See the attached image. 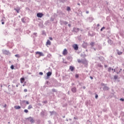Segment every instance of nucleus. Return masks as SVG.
<instances>
[{
    "label": "nucleus",
    "instance_id": "nucleus-1",
    "mask_svg": "<svg viewBox=\"0 0 124 124\" xmlns=\"http://www.w3.org/2000/svg\"><path fill=\"white\" fill-rule=\"evenodd\" d=\"M38 55H39V56H36V58H39L40 57H44V54H43V53L40 51L36 52V56H37Z\"/></svg>",
    "mask_w": 124,
    "mask_h": 124
},
{
    "label": "nucleus",
    "instance_id": "nucleus-2",
    "mask_svg": "<svg viewBox=\"0 0 124 124\" xmlns=\"http://www.w3.org/2000/svg\"><path fill=\"white\" fill-rule=\"evenodd\" d=\"M2 52L4 55H7L9 56H10V55H11L10 52H9V51H8V50H3Z\"/></svg>",
    "mask_w": 124,
    "mask_h": 124
},
{
    "label": "nucleus",
    "instance_id": "nucleus-3",
    "mask_svg": "<svg viewBox=\"0 0 124 124\" xmlns=\"http://www.w3.org/2000/svg\"><path fill=\"white\" fill-rule=\"evenodd\" d=\"M82 63L83 64H85V65H88V64L89 63V62L87 61L86 59H84L82 60Z\"/></svg>",
    "mask_w": 124,
    "mask_h": 124
},
{
    "label": "nucleus",
    "instance_id": "nucleus-4",
    "mask_svg": "<svg viewBox=\"0 0 124 124\" xmlns=\"http://www.w3.org/2000/svg\"><path fill=\"white\" fill-rule=\"evenodd\" d=\"M27 120H29L31 124H33V123H34V120H33V118L31 117H28L27 118Z\"/></svg>",
    "mask_w": 124,
    "mask_h": 124
},
{
    "label": "nucleus",
    "instance_id": "nucleus-5",
    "mask_svg": "<svg viewBox=\"0 0 124 124\" xmlns=\"http://www.w3.org/2000/svg\"><path fill=\"white\" fill-rule=\"evenodd\" d=\"M43 16V14L42 13H39L37 14V17L38 18H41Z\"/></svg>",
    "mask_w": 124,
    "mask_h": 124
},
{
    "label": "nucleus",
    "instance_id": "nucleus-6",
    "mask_svg": "<svg viewBox=\"0 0 124 124\" xmlns=\"http://www.w3.org/2000/svg\"><path fill=\"white\" fill-rule=\"evenodd\" d=\"M79 31H80V29L79 28H74L73 31H74V32H78Z\"/></svg>",
    "mask_w": 124,
    "mask_h": 124
},
{
    "label": "nucleus",
    "instance_id": "nucleus-7",
    "mask_svg": "<svg viewBox=\"0 0 124 124\" xmlns=\"http://www.w3.org/2000/svg\"><path fill=\"white\" fill-rule=\"evenodd\" d=\"M73 48H74V50L76 51H77L78 50V45L75 44L73 46Z\"/></svg>",
    "mask_w": 124,
    "mask_h": 124
},
{
    "label": "nucleus",
    "instance_id": "nucleus-8",
    "mask_svg": "<svg viewBox=\"0 0 124 124\" xmlns=\"http://www.w3.org/2000/svg\"><path fill=\"white\" fill-rule=\"evenodd\" d=\"M71 91H72V93H76V92H77V89H76V87H73L71 89Z\"/></svg>",
    "mask_w": 124,
    "mask_h": 124
},
{
    "label": "nucleus",
    "instance_id": "nucleus-9",
    "mask_svg": "<svg viewBox=\"0 0 124 124\" xmlns=\"http://www.w3.org/2000/svg\"><path fill=\"white\" fill-rule=\"evenodd\" d=\"M21 21L24 23H27V18L26 17L21 18Z\"/></svg>",
    "mask_w": 124,
    "mask_h": 124
},
{
    "label": "nucleus",
    "instance_id": "nucleus-10",
    "mask_svg": "<svg viewBox=\"0 0 124 124\" xmlns=\"http://www.w3.org/2000/svg\"><path fill=\"white\" fill-rule=\"evenodd\" d=\"M62 54H63V56H65V55H67V50H66V48H65L63 50Z\"/></svg>",
    "mask_w": 124,
    "mask_h": 124
},
{
    "label": "nucleus",
    "instance_id": "nucleus-11",
    "mask_svg": "<svg viewBox=\"0 0 124 124\" xmlns=\"http://www.w3.org/2000/svg\"><path fill=\"white\" fill-rule=\"evenodd\" d=\"M61 25H67L68 24V22H67V21H61Z\"/></svg>",
    "mask_w": 124,
    "mask_h": 124
},
{
    "label": "nucleus",
    "instance_id": "nucleus-12",
    "mask_svg": "<svg viewBox=\"0 0 124 124\" xmlns=\"http://www.w3.org/2000/svg\"><path fill=\"white\" fill-rule=\"evenodd\" d=\"M24 82H25V78H20V83H21V84H23V83H24Z\"/></svg>",
    "mask_w": 124,
    "mask_h": 124
},
{
    "label": "nucleus",
    "instance_id": "nucleus-13",
    "mask_svg": "<svg viewBox=\"0 0 124 124\" xmlns=\"http://www.w3.org/2000/svg\"><path fill=\"white\" fill-rule=\"evenodd\" d=\"M15 109L18 110V109H21V107L20 106H15L14 107Z\"/></svg>",
    "mask_w": 124,
    "mask_h": 124
},
{
    "label": "nucleus",
    "instance_id": "nucleus-14",
    "mask_svg": "<svg viewBox=\"0 0 124 124\" xmlns=\"http://www.w3.org/2000/svg\"><path fill=\"white\" fill-rule=\"evenodd\" d=\"M16 11L17 13H19V12L20 11V7H17L16 9H14Z\"/></svg>",
    "mask_w": 124,
    "mask_h": 124
},
{
    "label": "nucleus",
    "instance_id": "nucleus-15",
    "mask_svg": "<svg viewBox=\"0 0 124 124\" xmlns=\"http://www.w3.org/2000/svg\"><path fill=\"white\" fill-rule=\"evenodd\" d=\"M46 45H51V42L50 41V40H47L46 43Z\"/></svg>",
    "mask_w": 124,
    "mask_h": 124
},
{
    "label": "nucleus",
    "instance_id": "nucleus-16",
    "mask_svg": "<svg viewBox=\"0 0 124 124\" xmlns=\"http://www.w3.org/2000/svg\"><path fill=\"white\" fill-rule=\"evenodd\" d=\"M69 69L71 70V71H73V70H74V67L70 66Z\"/></svg>",
    "mask_w": 124,
    "mask_h": 124
},
{
    "label": "nucleus",
    "instance_id": "nucleus-17",
    "mask_svg": "<svg viewBox=\"0 0 124 124\" xmlns=\"http://www.w3.org/2000/svg\"><path fill=\"white\" fill-rule=\"evenodd\" d=\"M51 75H52V72H48L47 73V77H49L50 76H51Z\"/></svg>",
    "mask_w": 124,
    "mask_h": 124
},
{
    "label": "nucleus",
    "instance_id": "nucleus-18",
    "mask_svg": "<svg viewBox=\"0 0 124 124\" xmlns=\"http://www.w3.org/2000/svg\"><path fill=\"white\" fill-rule=\"evenodd\" d=\"M118 55H122L123 54V52L119 51V50H117Z\"/></svg>",
    "mask_w": 124,
    "mask_h": 124
},
{
    "label": "nucleus",
    "instance_id": "nucleus-19",
    "mask_svg": "<svg viewBox=\"0 0 124 124\" xmlns=\"http://www.w3.org/2000/svg\"><path fill=\"white\" fill-rule=\"evenodd\" d=\"M90 45L91 46H92V47H93V46H94V42H92L90 43Z\"/></svg>",
    "mask_w": 124,
    "mask_h": 124
},
{
    "label": "nucleus",
    "instance_id": "nucleus-20",
    "mask_svg": "<svg viewBox=\"0 0 124 124\" xmlns=\"http://www.w3.org/2000/svg\"><path fill=\"white\" fill-rule=\"evenodd\" d=\"M97 66H98V67H101V68L103 67V66H102L101 63H98V64H97Z\"/></svg>",
    "mask_w": 124,
    "mask_h": 124
},
{
    "label": "nucleus",
    "instance_id": "nucleus-21",
    "mask_svg": "<svg viewBox=\"0 0 124 124\" xmlns=\"http://www.w3.org/2000/svg\"><path fill=\"white\" fill-rule=\"evenodd\" d=\"M32 108V106L31 105H30L28 108V109Z\"/></svg>",
    "mask_w": 124,
    "mask_h": 124
},
{
    "label": "nucleus",
    "instance_id": "nucleus-22",
    "mask_svg": "<svg viewBox=\"0 0 124 124\" xmlns=\"http://www.w3.org/2000/svg\"><path fill=\"white\" fill-rule=\"evenodd\" d=\"M47 58H51L52 57V55L50 53H48L47 55Z\"/></svg>",
    "mask_w": 124,
    "mask_h": 124
},
{
    "label": "nucleus",
    "instance_id": "nucleus-23",
    "mask_svg": "<svg viewBox=\"0 0 124 124\" xmlns=\"http://www.w3.org/2000/svg\"><path fill=\"white\" fill-rule=\"evenodd\" d=\"M15 57H16V58H20L21 56H20V55L19 54H16L15 55Z\"/></svg>",
    "mask_w": 124,
    "mask_h": 124
},
{
    "label": "nucleus",
    "instance_id": "nucleus-24",
    "mask_svg": "<svg viewBox=\"0 0 124 124\" xmlns=\"http://www.w3.org/2000/svg\"><path fill=\"white\" fill-rule=\"evenodd\" d=\"M78 63H82V60L80 59H78Z\"/></svg>",
    "mask_w": 124,
    "mask_h": 124
},
{
    "label": "nucleus",
    "instance_id": "nucleus-25",
    "mask_svg": "<svg viewBox=\"0 0 124 124\" xmlns=\"http://www.w3.org/2000/svg\"><path fill=\"white\" fill-rule=\"evenodd\" d=\"M114 79H115V80H117V79H118V76L117 75L114 76Z\"/></svg>",
    "mask_w": 124,
    "mask_h": 124
},
{
    "label": "nucleus",
    "instance_id": "nucleus-26",
    "mask_svg": "<svg viewBox=\"0 0 124 124\" xmlns=\"http://www.w3.org/2000/svg\"><path fill=\"white\" fill-rule=\"evenodd\" d=\"M52 91L53 92V93H57V90L55 89H52Z\"/></svg>",
    "mask_w": 124,
    "mask_h": 124
},
{
    "label": "nucleus",
    "instance_id": "nucleus-27",
    "mask_svg": "<svg viewBox=\"0 0 124 124\" xmlns=\"http://www.w3.org/2000/svg\"><path fill=\"white\" fill-rule=\"evenodd\" d=\"M10 68H11V69H12V70L14 69V65H12L11 66Z\"/></svg>",
    "mask_w": 124,
    "mask_h": 124
},
{
    "label": "nucleus",
    "instance_id": "nucleus-28",
    "mask_svg": "<svg viewBox=\"0 0 124 124\" xmlns=\"http://www.w3.org/2000/svg\"><path fill=\"white\" fill-rule=\"evenodd\" d=\"M104 29H105V27H103L101 29L100 31H103V30H104Z\"/></svg>",
    "mask_w": 124,
    "mask_h": 124
},
{
    "label": "nucleus",
    "instance_id": "nucleus-29",
    "mask_svg": "<svg viewBox=\"0 0 124 124\" xmlns=\"http://www.w3.org/2000/svg\"><path fill=\"white\" fill-rule=\"evenodd\" d=\"M111 69H112L111 68V67H109V68H108V72H111Z\"/></svg>",
    "mask_w": 124,
    "mask_h": 124
},
{
    "label": "nucleus",
    "instance_id": "nucleus-30",
    "mask_svg": "<svg viewBox=\"0 0 124 124\" xmlns=\"http://www.w3.org/2000/svg\"><path fill=\"white\" fill-rule=\"evenodd\" d=\"M24 112L25 113H29V110H28V109H25Z\"/></svg>",
    "mask_w": 124,
    "mask_h": 124
},
{
    "label": "nucleus",
    "instance_id": "nucleus-31",
    "mask_svg": "<svg viewBox=\"0 0 124 124\" xmlns=\"http://www.w3.org/2000/svg\"><path fill=\"white\" fill-rule=\"evenodd\" d=\"M67 11H70V8L69 7H67Z\"/></svg>",
    "mask_w": 124,
    "mask_h": 124
},
{
    "label": "nucleus",
    "instance_id": "nucleus-32",
    "mask_svg": "<svg viewBox=\"0 0 124 124\" xmlns=\"http://www.w3.org/2000/svg\"><path fill=\"white\" fill-rule=\"evenodd\" d=\"M33 35H35V36H37V33L35 32L33 33Z\"/></svg>",
    "mask_w": 124,
    "mask_h": 124
},
{
    "label": "nucleus",
    "instance_id": "nucleus-33",
    "mask_svg": "<svg viewBox=\"0 0 124 124\" xmlns=\"http://www.w3.org/2000/svg\"><path fill=\"white\" fill-rule=\"evenodd\" d=\"M39 74L40 75H43V73H42V72H40V73H39Z\"/></svg>",
    "mask_w": 124,
    "mask_h": 124
},
{
    "label": "nucleus",
    "instance_id": "nucleus-34",
    "mask_svg": "<svg viewBox=\"0 0 124 124\" xmlns=\"http://www.w3.org/2000/svg\"><path fill=\"white\" fill-rule=\"evenodd\" d=\"M75 77H76V78H78L79 77V75H76Z\"/></svg>",
    "mask_w": 124,
    "mask_h": 124
},
{
    "label": "nucleus",
    "instance_id": "nucleus-35",
    "mask_svg": "<svg viewBox=\"0 0 124 124\" xmlns=\"http://www.w3.org/2000/svg\"><path fill=\"white\" fill-rule=\"evenodd\" d=\"M24 92H25V93H27V92H28V89H24Z\"/></svg>",
    "mask_w": 124,
    "mask_h": 124
},
{
    "label": "nucleus",
    "instance_id": "nucleus-36",
    "mask_svg": "<svg viewBox=\"0 0 124 124\" xmlns=\"http://www.w3.org/2000/svg\"><path fill=\"white\" fill-rule=\"evenodd\" d=\"M49 40H53V38L50 37L49 38Z\"/></svg>",
    "mask_w": 124,
    "mask_h": 124
},
{
    "label": "nucleus",
    "instance_id": "nucleus-37",
    "mask_svg": "<svg viewBox=\"0 0 124 124\" xmlns=\"http://www.w3.org/2000/svg\"><path fill=\"white\" fill-rule=\"evenodd\" d=\"M105 89H106V90H109V88L108 87H105Z\"/></svg>",
    "mask_w": 124,
    "mask_h": 124
},
{
    "label": "nucleus",
    "instance_id": "nucleus-38",
    "mask_svg": "<svg viewBox=\"0 0 124 124\" xmlns=\"http://www.w3.org/2000/svg\"><path fill=\"white\" fill-rule=\"evenodd\" d=\"M120 100H121V101H124V99L121 98V99H120Z\"/></svg>",
    "mask_w": 124,
    "mask_h": 124
},
{
    "label": "nucleus",
    "instance_id": "nucleus-39",
    "mask_svg": "<svg viewBox=\"0 0 124 124\" xmlns=\"http://www.w3.org/2000/svg\"><path fill=\"white\" fill-rule=\"evenodd\" d=\"M108 43H111V42H112V41L111 40H109L108 41Z\"/></svg>",
    "mask_w": 124,
    "mask_h": 124
},
{
    "label": "nucleus",
    "instance_id": "nucleus-40",
    "mask_svg": "<svg viewBox=\"0 0 124 124\" xmlns=\"http://www.w3.org/2000/svg\"><path fill=\"white\" fill-rule=\"evenodd\" d=\"M95 98H97V97H98V95L97 94L95 95Z\"/></svg>",
    "mask_w": 124,
    "mask_h": 124
},
{
    "label": "nucleus",
    "instance_id": "nucleus-41",
    "mask_svg": "<svg viewBox=\"0 0 124 124\" xmlns=\"http://www.w3.org/2000/svg\"><path fill=\"white\" fill-rule=\"evenodd\" d=\"M90 78H91L92 80H93V77L90 76Z\"/></svg>",
    "mask_w": 124,
    "mask_h": 124
},
{
    "label": "nucleus",
    "instance_id": "nucleus-42",
    "mask_svg": "<svg viewBox=\"0 0 124 124\" xmlns=\"http://www.w3.org/2000/svg\"><path fill=\"white\" fill-rule=\"evenodd\" d=\"M104 66L105 68H106V67H108V66L107 65H105Z\"/></svg>",
    "mask_w": 124,
    "mask_h": 124
},
{
    "label": "nucleus",
    "instance_id": "nucleus-43",
    "mask_svg": "<svg viewBox=\"0 0 124 124\" xmlns=\"http://www.w3.org/2000/svg\"><path fill=\"white\" fill-rule=\"evenodd\" d=\"M86 14H89V11H86Z\"/></svg>",
    "mask_w": 124,
    "mask_h": 124
},
{
    "label": "nucleus",
    "instance_id": "nucleus-44",
    "mask_svg": "<svg viewBox=\"0 0 124 124\" xmlns=\"http://www.w3.org/2000/svg\"><path fill=\"white\" fill-rule=\"evenodd\" d=\"M26 104H29V101H26Z\"/></svg>",
    "mask_w": 124,
    "mask_h": 124
},
{
    "label": "nucleus",
    "instance_id": "nucleus-45",
    "mask_svg": "<svg viewBox=\"0 0 124 124\" xmlns=\"http://www.w3.org/2000/svg\"><path fill=\"white\" fill-rule=\"evenodd\" d=\"M4 108H5L6 107V104H5L3 106Z\"/></svg>",
    "mask_w": 124,
    "mask_h": 124
},
{
    "label": "nucleus",
    "instance_id": "nucleus-46",
    "mask_svg": "<svg viewBox=\"0 0 124 124\" xmlns=\"http://www.w3.org/2000/svg\"><path fill=\"white\" fill-rule=\"evenodd\" d=\"M68 27H71V24H68Z\"/></svg>",
    "mask_w": 124,
    "mask_h": 124
},
{
    "label": "nucleus",
    "instance_id": "nucleus-47",
    "mask_svg": "<svg viewBox=\"0 0 124 124\" xmlns=\"http://www.w3.org/2000/svg\"><path fill=\"white\" fill-rule=\"evenodd\" d=\"M83 89H84V90H85V89H86V86H83Z\"/></svg>",
    "mask_w": 124,
    "mask_h": 124
},
{
    "label": "nucleus",
    "instance_id": "nucleus-48",
    "mask_svg": "<svg viewBox=\"0 0 124 124\" xmlns=\"http://www.w3.org/2000/svg\"><path fill=\"white\" fill-rule=\"evenodd\" d=\"M1 24L2 25H4V22H2Z\"/></svg>",
    "mask_w": 124,
    "mask_h": 124
},
{
    "label": "nucleus",
    "instance_id": "nucleus-49",
    "mask_svg": "<svg viewBox=\"0 0 124 124\" xmlns=\"http://www.w3.org/2000/svg\"><path fill=\"white\" fill-rule=\"evenodd\" d=\"M99 26H100V25H99V24H98L97 25V26H98V27H99Z\"/></svg>",
    "mask_w": 124,
    "mask_h": 124
},
{
    "label": "nucleus",
    "instance_id": "nucleus-50",
    "mask_svg": "<svg viewBox=\"0 0 124 124\" xmlns=\"http://www.w3.org/2000/svg\"><path fill=\"white\" fill-rule=\"evenodd\" d=\"M75 84L74 83H72V86H74Z\"/></svg>",
    "mask_w": 124,
    "mask_h": 124
},
{
    "label": "nucleus",
    "instance_id": "nucleus-51",
    "mask_svg": "<svg viewBox=\"0 0 124 124\" xmlns=\"http://www.w3.org/2000/svg\"><path fill=\"white\" fill-rule=\"evenodd\" d=\"M78 5H80V3H78Z\"/></svg>",
    "mask_w": 124,
    "mask_h": 124
},
{
    "label": "nucleus",
    "instance_id": "nucleus-52",
    "mask_svg": "<svg viewBox=\"0 0 124 124\" xmlns=\"http://www.w3.org/2000/svg\"><path fill=\"white\" fill-rule=\"evenodd\" d=\"M16 88H18V85H16Z\"/></svg>",
    "mask_w": 124,
    "mask_h": 124
},
{
    "label": "nucleus",
    "instance_id": "nucleus-53",
    "mask_svg": "<svg viewBox=\"0 0 124 124\" xmlns=\"http://www.w3.org/2000/svg\"><path fill=\"white\" fill-rule=\"evenodd\" d=\"M123 52H124V48L123 49Z\"/></svg>",
    "mask_w": 124,
    "mask_h": 124
},
{
    "label": "nucleus",
    "instance_id": "nucleus-54",
    "mask_svg": "<svg viewBox=\"0 0 124 124\" xmlns=\"http://www.w3.org/2000/svg\"><path fill=\"white\" fill-rule=\"evenodd\" d=\"M63 118H65V116H63Z\"/></svg>",
    "mask_w": 124,
    "mask_h": 124
},
{
    "label": "nucleus",
    "instance_id": "nucleus-55",
    "mask_svg": "<svg viewBox=\"0 0 124 124\" xmlns=\"http://www.w3.org/2000/svg\"><path fill=\"white\" fill-rule=\"evenodd\" d=\"M74 119H76V118L75 117H74Z\"/></svg>",
    "mask_w": 124,
    "mask_h": 124
},
{
    "label": "nucleus",
    "instance_id": "nucleus-56",
    "mask_svg": "<svg viewBox=\"0 0 124 124\" xmlns=\"http://www.w3.org/2000/svg\"><path fill=\"white\" fill-rule=\"evenodd\" d=\"M23 87H24V86H25V85H23Z\"/></svg>",
    "mask_w": 124,
    "mask_h": 124
},
{
    "label": "nucleus",
    "instance_id": "nucleus-57",
    "mask_svg": "<svg viewBox=\"0 0 124 124\" xmlns=\"http://www.w3.org/2000/svg\"><path fill=\"white\" fill-rule=\"evenodd\" d=\"M29 74H31V73H29Z\"/></svg>",
    "mask_w": 124,
    "mask_h": 124
},
{
    "label": "nucleus",
    "instance_id": "nucleus-58",
    "mask_svg": "<svg viewBox=\"0 0 124 124\" xmlns=\"http://www.w3.org/2000/svg\"><path fill=\"white\" fill-rule=\"evenodd\" d=\"M112 70H113V69H112Z\"/></svg>",
    "mask_w": 124,
    "mask_h": 124
}]
</instances>
